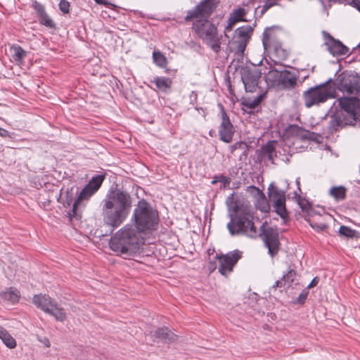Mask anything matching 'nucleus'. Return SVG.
Here are the masks:
<instances>
[{
	"mask_svg": "<svg viewBox=\"0 0 360 360\" xmlns=\"http://www.w3.org/2000/svg\"><path fill=\"white\" fill-rule=\"evenodd\" d=\"M300 297H301V298H303V299H305L306 295H300Z\"/></svg>",
	"mask_w": 360,
	"mask_h": 360,
	"instance_id": "nucleus-46",
	"label": "nucleus"
},
{
	"mask_svg": "<svg viewBox=\"0 0 360 360\" xmlns=\"http://www.w3.org/2000/svg\"><path fill=\"white\" fill-rule=\"evenodd\" d=\"M301 136L304 139H311L310 134L309 131H303L302 134H301Z\"/></svg>",
	"mask_w": 360,
	"mask_h": 360,
	"instance_id": "nucleus-44",
	"label": "nucleus"
},
{
	"mask_svg": "<svg viewBox=\"0 0 360 360\" xmlns=\"http://www.w3.org/2000/svg\"><path fill=\"white\" fill-rule=\"evenodd\" d=\"M37 340L38 341H39L40 342H41L42 344L44 345V346L46 347H51V342L49 341V340L46 338V337H40V336H37Z\"/></svg>",
	"mask_w": 360,
	"mask_h": 360,
	"instance_id": "nucleus-36",
	"label": "nucleus"
},
{
	"mask_svg": "<svg viewBox=\"0 0 360 360\" xmlns=\"http://www.w3.org/2000/svg\"><path fill=\"white\" fill-rule=\"evenodd\" d=\"M231 220L227 229L231 236L242 234L255 238L258 236L252 221L253 212L246 200H236L229 205Z\"/></svg>",
	"mask_w": 360,
	"mask_h": 360,
	"instance_id": "nucleus-2",
	"label": "nucleus"
},
{
	"mask_svg": "<svg viewBox=\"0 0 360 360\" xmlns=\"http://www.w3.org/2000/svg\"><path fill=\"white\" fill-rule=\"evenodd\" d=\"M109 244L112 251L127 257L139 252L144 237L133 224H127L110 238Z\"/></svg>",
	"mask_w": 360,
	"mask_h": 360,
	"instance_id": "nucleus-4",
	"label": "nucleus"
},
{
	"mask_svg": "<svg viewBox=\"0 0 360 360\" xmlns=\"http://www.w3.org/2000/svg\"><path fill=\"white\" fill-rule=\"evenodd\" d=\"M300 297H301V298H303V299H305L306 295H300Z\"/></svg>",
	"mask_w": 360,
	"mask_h": 360,
	"instance_id": "nucleus-47",
	"label": "nucleus"
},
{
	"mask_svg": "<svg viewBox=\"0 0 360 360\" xmlns=\"http://www.w3.org/2000/svg\"><path fill=\"white\" fill-rule=\"evenodd\" d=\"M268 194L270 200L273 202L275 212L282 219L287 218L288 214L285 207V190L271 183L268 188Z\"/></svg>",
	"mask_w": 360,
	"mask_h": 360,
	"instance_id": "nucleus-9",
	"label": "nucleus"
},
{
	"mask_svg": "<svg viewBox=\"0 0 360 360\" xmlns=\"http://www.w3.org/2000/svg\"><path fill=\"white\" fill-rule=\"evenodd\" d=\"M131 204V197L127 193L120 190L109 193L102 207L104 223L113 229L120 226L129 214Z\"/></svg>",
	"mask_w": 360,
	"mask_h": 360,
	"instance_id": "nucleus-3",
	"label": "nucleus"
},
{
	"mask_svg": "<svg viewBox=\"0 0 360 360\" xmlns=\"http://www.w3.org/2000/svg\"><path fill=\"white\" fill-rule=\"evenodd\" d=\"M329 194L336 201L342 200L346 197V189L344 186H333L329 191Z\"/></svg>",
	"mask_w": 360,
	"mask_h": 360,
	"instance_id": "nucleus-26",
	"label": "nucleus"
},
{
	"mask_svg": "<svg viewBox=\"0 0 360 360\" xmlns=\"http://www.w3.org/2000/svg\"><path fill=\"white\" fill-rule=\"evenodd\" d=\"M245 10L243 8H239L233 11L230 14L227 20V25L224 29V36L226 38H229V32H231L234 27L235 25L238 22L243 21L244 16L245 15Z\"/></svg>",
	"mask_w": 360,
	"mask_h": 360,
	"instance_id": "nucleus-16",
	"label": "nucleus"
},
{
	"mask_svg": "<svg viewBox=\"0 0 360 360\" xmlns=\"http://www.w3.org/2000/svg\"><path fill=\"white\" fill-rule=\"evenodd\" d=\"M328 45V51L333 56H342L346 55L349 52V49L343 45L340 41L330 38L326 43Z\"/></svg>",
	"mask_w": 360,
	"mask_h": 360,
	"instance_id": "nucleus-19",
	"label": "nucleus"
},
{
	"mask_svg": "<svg viewBox=\"0 0 360 360\" xmlns=\"http://www.w3.org/2000/svg\"><path fill=\"white\" fill-rule=\"evenodd\" d=\"M276 4V0H266L264 2V4L262 7V13H265L267 10H269L271 7Z\"/></svg>",
	"mask_w": 360,
	"mask_h": 360,
	"instance_id": "nucleus-34",
	"label": "nucleus"
},
{
	"mask_svg": "<svg viewBox=\"0 0 360 360\" xmlns=\"http://www.w3.org/2000/svg\"><path fill=\"white\" fill-rule=\"evenodd\" d=\"M33 6H34V10L37 12L38 16H40V15L46 13L44 7L41 4L34 2V4H33Z\"/></svg>",
	"mask_w": 360,
	"mask_h": 360,
	"instance_id": "nucleus-35",
	"label": "nucleus"
},
{
	"mask_svg": "<svg viewBox=\"0 0 360 360\" xmlns=\"http://www.w3.org/2000/svg\"><path fill=\"white\" fill-rule=\"evenodd\" d=\"M98 4L105 5L106 6H115L112 4L108 2L106 0H94Z\"/></svg>",
	"mask_w": 360,
	"mask_h": 360,
	"instance_id": "nucleus-38",
	"label": "nucleus"
},
{
	"mask_svg": "<svg viewBox=\"0 0 360 360\" xmlns=\"http://www.w3.org/2000/svg\"><path fill=\"white\" fill-rule=\"evenodd\" d=\"M153 58L157 65L164 68L167 65V59L164 55L159 51H154Z\"/></svg>",
	"mask_w": 360,
	"mask_h": 360,
	"instance_id": "nucleus-28",
	"label": "nucleus"
},
{
	"mask_svg": "<svg viewBox=\"0 0 360 360\" xmlns=\"http://www.w3.org/2000/svg\"><path fill=\"white\" fill-rule=\"evenodd\" d=\"M342 90L350 94L360 92V77L352 76L345 80L342 84Z\"/></svg>",
	"mask_w": 360,
	"mask_h": 360,
	"instance_id": "nucleus-20",
	"label": "nucleus"
},
{
	"mask_svg": "<svg viewBox=\"0 0 360 360\" xmlns=\"http://www.w3.org/2000/svg\"><path fill=\"white\" fill-rule=\"evenodd\" d=\"M246 106H248V108H254L256 105V103H246L245 104Z\"/></svg>",
	"mask_w": 360,
	"mask_h": 360,
	"instance_id": "nucleus-45",
	"label": "nucleus"
},
{
	"mask_svg": "<svg viewBox=\"0 0 360 360\" xmlns=\"http://www.w3.org/2000/svg\"><path fill=\"white\" fill-rule=\"evenodd\" d=\"M70 4L68 1L65 0H61L59 3V8L60 11L64 13H68L69 12Z\"/></svg>",
	"mask_w": 360,
	"mask_h": 360,
	"instance_id": "nucleus-33",
	"label": "nucleus"
},
{
	"mask_svg": "<svg viewBox=\"0 0 360 360\" xmlns=\"http://www.w3.org/2000/svg\"><path fill=\"white\" fill-rule=\"evenodd\" d=\"M297 82V77L288 70H283L281 72L278 85L283 89L290 90L294 89Z\"/></svg>",
	"mask_w": 360,
	"mask_h": 360,
	"instance_id": "nucleus-17",
	"label": "nucleus"
},
{
	"mask_svg": "<svg viewBox=\"0 0 360 360\" xmlns=\"http://www.w3.org/2000/svg\"><path fill=\"white\" fill-rule=\"evenodd\" d=\"M153 336L155 339L162 341L165 343H170L175 341L177 336L171 332L167 328H160L157 329Z\"/></svg>",
	"mask_w": 360,
	"mask_h": 360,
	"instance_id": "nucleus-21",
	"label": "nucleus"
},
{
	"mask_svg": "<svg viewBox=\"0 0 360 360\" xmlns=\"http://www.w3.org/2000/svg\"><path fill=\"white\" fill-rule=\"evenodd\" d=\"M152 82L155 83L156 87L163 92L169 91L172 84V79L165 77H155Z\"/></svg>",
	"mask_w": 360,
	"mask_h": 360,
	"instance_id": "nucleus-22",
	"label": "nucleus"
},
{
	"mask_svg": "<svg viewBox=\"0 0 360 360\" xmlns=\"http://www.w3.org/2000/svg\"><path fill=\"white\" fill-rule=\"evenodd\" d=\"M285 284H284V281H283V278L281 280V281H277L275 283V285H274V288H276V287H281L283 285H285Z\"/></svg>",
	"mask_w": 360,
	"mask_h": 360,
	"instance_id": "nucleus-42",
	"label": "nucleus"
},
{
	"mask_svg": "<svg viewBox=\"0 0 360 360\" xmlns=\"http://www.w3.org/2000/svg\"><path fill=\"white\" fill-rule=\"evenodd\" d=\"M285 184H286V188H285V190H288V184L287 181H285Z\"/></svg>",
	"mask_w": 360,
	"mask_h": 360,
	"instance_id": "nucleus-49",
	"label": "nucleus"
},
{
	"mask_svg": "<svg viewBox=\"0 0 360 360\" xmlns=\"http://www.w3.org/2000/svg\"><path fill=\"white\" fill-rule=\"evenodd\" d=\"M252 32V28L249 25L236 29L232 39L229 41L228 49L229 51L238 55H243Z\"/></svg>",
	"mask_w": 360,
	"mask_h": 360,
	"instance_id": "nucleus-8",
	"label": "nucleus"
},
{
	"mask_svg": "<svg viewBox=\"0 0 360 360\" xmlns=\"http://www.w3.org/2000/svg\"><path fill=\"white\" fill-rule=\"evenodd\" d=\"M0 339L10 349L16 347V341L4 328L0 326Z\"/></svg>",
	"mask_w": 360,
	"mask_h": 360,
	"instance_id": "nucleus-25",
	"label": "nucleus"
},
{
	"mask_svg": "<svg viewBox=\"0 0 360 360\" xmlns=\"http://www.w3.org/2000/svg\"><path fill=\"white\" fill-rule=\"evenodd\" d=\"M339 233L346 238H353L356 237L357 233L355 230L346 226H341L339 229Z\"/></svg>",
	"mask_w": 360,
	"mask_h": 360,
	"instance_id": "nucleus-29",
	"label": "nucleus"
},
{
	"mask_svg": "<svg viewBox=\"0 0 360 360\" xmlns=\"http://www.w3.org/2000/svg\"><path fill=\"white\" fill-rule=\"evenodd\" d=\"M133 224L143 235L144 233L155 230L158 224V214L146 201H140L134 209Z\"/></svg>",
	"mask_w": 360,
	"mask_h": 360,
	"instance_id": "nucleus-5",
	"label": "nucleus"
},
{
	"mask_svg": "<svg viewBox=\"0 0 360 360\" xmlns=\"http://www.w3.org/2000/svg\"><path fill=\"white\" fill-rule=\"evenodd\" d=\"M357 46L360 48V43L358 44V46Z\"/></svg>",
	"mask_w": 360,
	"mask_h": 360,
	"instance_id": "nucleus-50",
	"label": "nucleus"
},
{
	"mask_svg": "<svg viewBox=\"0 0 360 360\" xmlns=\"http://www.w3.org/2000/svg\"><path fill=\"white\" fill-rule=\"evenodd\" d=\"M296 276V273L293 270L289 271L286 274L283 276V281H284V284H290L295 280V277Z\"/></svg>",
	"mask_w": 360,
	"mask_h": 360,
	"instance_id": "nucleus-31",
	"label": "nucleus"
},
{
	"mask_svg": "<svg viewBox=\"0 0 360 360\" xmlns=\"http://www.w3.org/2000/svg\"><path fill=\"white\" fill-rule=\"evenodd\" d=\"M104 180V176L97 175L93 177L89 184L80 191L76 201L73 204L72 212L76 215L77 207L83 200H89L101 187Z\"/></svg>",
	"mask_w": 360,
	"mask_h": 360,
	"instance_id": "nucleus-10",
	"label": "nucleus"
},
{
	"mask_svg": "<svg viewBox=\"0 0 360 360\" xmlns=\"http://www.w3.org/2000/svg\"><path fill=\"white\" fill-rule=\"evenodd\" d=\"M262 72L256 68H244L241 73V79L247 91L254 92L258 86V81Z\"/></svg>",
	"mask_w": 360,
	"mask_h": 360,
	"instance_id": "nucleus-13",
	"label": "nucleus"
},
{
	"mask_svg": "<svg viewBox=\"0 0 360 360\" xmlns=\"http://www.w3.org/2000/svg\"><path fill=\"white\" fill-rule=\"evenodd\" d=\"M338 102L341 109L352 120L349 122H354L356 119V115L359 108V100L355 97H342L338 99Z\"/></svg>",
	"mask_w": 360,
	"mask_h": 360,
	"instance_id": "nucleus-15",
	"label": "nucleus"
},
{
	"mask_svg": "<svg viewBox=\"0 0 360 360\" xmlns=\"http://www.w3.org/2000/svg\"><path fill=\"white\" fill-rule=\"evenodd\" d=\"M0 136L2 137H6L8 136V131L4 129L0 128Z\"/></svg>",
	"mask_w": 360,
	"mask_h": 360,
	"instance_id": "nucleus-41",
	"label": "nucleus"
},
{
	"mask_svg": "<svg viewBox=\"0 0 360 360\" xmlns=\"http://www.w3.org/2000/svg\"><path fill=\"white\" fill-rule=\"evenodd\" d=\"M234 128L229 116L224 108L221 110V122L219 126V135L220 139L225 143H231L234 134Z\"/></svg>",
	"mask_w": 360,
	"mask_h": 360,
	"instance_id": "nucleus-14",
	"label": "nucleus"
},
{
	"mask_svg": "<svg viewBox=\"0 0 360 360\" xmlns=\"http://www.w3.org/2000/svg\"><path fill=\"white\" fill-rule=\"evenodd\" d=\"M333 89L326 84H323L309 88L304 91L302 96L304 105L309 108L325 103L329 98L333 97Z\"/></svg>",
	"mask_w": 360,
	"mask_h": 360,
	"instance_id": "nucleus-6",
	"label": "nucleus"
},
{
	"mask_svg": "<svg viewBox=\"0 0 360 360\" xmlns=\"http://www.w3.org/2000/svg\"><path fill=\"white\" fill-rule=\"evenodd\" d=\"M264 224L261 226V233L266 246L268 248L269 253L273 257L278 250L279 246L278 233L276 230L273 228H265Z\"/></svg>",
	"mask_w": 360,
	"mask_h": 360,
	"instance_id": "nucleus-12",
	"label": "nucleus"
},
{
	"mask_svg": "<svg viewBox=\"0 0 360 360\" xmlns=\"http://www.w3.org/2000/svg\"><path fill=\"white\" fill-rule=\"evenodd\" d=\"M241 257L242 252L238 250L229 252L226 255H217L216 258L219 263V271L220 274L223 276L229 274Z\"/></svg>",
	"mask_w": 360,
	"mask_h": 360,
	"instance_id": "nucleus-11",
	"label": "nucleus"
},
{
	"mask_svg": "<svg viewBox=\"0 0 360 360\" xmlns=\"http://www.w3.org/2000/svg\"><path fill=\"white\" fill-rule=\"evenodd\" d=\"M219 0H202L194 8L187 11L185 20L193 21L192 29L195 33L214 52L221 48V36L216 25L209 20L215 10Z\"/></svg>",
	"mask_w": 360,
	"mask_h": 360,
	"instance_id": "nucleus-1",
	"label": "nucleus"
},
{
	"mask_svg": "<svg viewBox=\"0 0 360 360\" xmlns=\"http://www.w3.org/2000/svg\"><path fill=\"white\" fill-rule=\"evenodd\" d=\"M309 225L317 231H323L326 228V225L324 223H318L312 219L309 220Z\"/></svg>",
	"mask_w": 360,
	"mask_h": 360,
	"instance_id": "nucleus-32",
	"label": "nucleus"
},
{
	"mask_svg": "<svg viewBox=\"0 0 360 360\" xmlns=\"http://www.w3.org/2000/svg\"><path fill=\"white\" fill-rule=\"evenodd\" d=\"M39 22L48 27H53L54 26V23L52 20L49 17V15L46 13L39 16Z\"/></svg>",
	"mask_w": 360,
	"mask_h": 360,
	"instance_id": "nucleus-30",
	"label": "nucleus"
},
{
	"mask_svg": "<svg viewBox=\"0 0 360 360\" xmlns=\"http://www.w3.org/2000/svg\"><path fill=\"white\" fill-rule=\"evenodd\" d=\"M296 184H297V185L299 186V185H300V181H299V179H298L296 180Z\"/></svg>",
	"mask_w": 360,
	"mask_h": 360,
	"instance_id": "nucleus-48",
	"label": "nucleus"
},
{
	"mask_svg": "<svg viewBox=\"0 0 360 360\" xmlns=\"http://www.w3.org/2000/svg\"><path fill=\"white\" fill-rule=\"evenodd\" d=\"M12 59L18 65L21 64L22 60L26 57L27 52L20 46L14 45L10 49Z\"/></svg>",
	"mask_w": 360,
	"mask_h": 360,
	"instance_id": "nucleus-23",
	"label": "nucleus"
},
{
	"mask_svg": "<svg viewBox=\"0 0 360 360\" xmlns=\"http://www.w3.org/2000/svg\"><path fill=\"white\" fill-rule=\"evenodd\" d=\"M248 191L252 192L256 195V208L262 212H268L270 210V206L264 193L259 188L255 187V186H248Z\"/></svg>",
	"mask_w": 360,
	"mask_h": 360,
	"instance_id": "nucleus-18",
	"label": "nucleus"
},
{
	"mask_svg": "<svg viewBox=\"0 0 360 360\" xmlns=\"http://www.w3.org/2000/svg\"><path fill=\"white\" fill-rule=\"evenodd\" d=\"M33 303L37 308L52 315L58 321L63 322L66 319L64 309L49 295H36L33 297Z\"/></svg>",
	"mask_w": 360,
	"mask_h": 360,
	"instance_id": "nucleus-7",
	"label": "nucleus"
},
{
	"mask_svg": "<svg viewBox=\"0 0 360 360\" xmlns=\"http://www.w3.org/2000/svg\"><path fill=\"white\" fill-rule=\"evenodd\" d=\"M266 152L269 154V158H271V153L274 151V147L271 143H269L264 148Z\"/></svg>",
	"mask_w": 360,
	"mask_h": 360,
	"instance_id": "nucleus-37",
	"label": "nucleus"
},
{
	"mask_svg": "<svg viewBox=\"0 0 360 360\" xmlns=\"http://www.w3.org/2000/svg\"><path fill=\"white\" fill-rule=\"evenodd\" d=\"M334 120L337 122L338 125H341L344 124L343 121L341 120L340 117H338V116H335L334 118ZM347 122H345V124H347Z\"/></svg>",
	"mask_w": 360,
	"mask_h": 360,
	"instance_id": "nucleus-43",
	"label": "nucleus"
},
{
	"mask_svg": "<svg viewBox=\"0 0 360 360\" xmlns=\"http://www.w3.org/2000/svg\"><path fill=\"white\" fill-rule=\"evenodd\" d=\"M281 72V71H278L276 69H271L265 75V79L272 85H278Z\"/></svg>",
	"mask_w": 360,
	"mask_h": 360,
	"instance_id": "nucleus-27",
	"label": "nucleus"
},
{
	"mask_svg": "<svg viewBox=\"0 0 360 360\" xmlns=\"http://www.w3.org/2000/svg\"><path fill=\"white\" fill-rule=\"evenodd\" d=\"M350 5H352L354 7L356 8L360 11V4L359 2H357L356 0H351L350 2H349Z\"/></svg>",
	"mask_w": 360,
	"mask_h": 360,
	"instance_id": "nucleus-39",
	"label": "nucleus"
},
{
	"mask_svg": "<svg viewBox=\"0 0 360 360\" xmlns=\"http://www.w3.org/2000/svg\"><path fill=\"white\" fill-rule=\"evenodd\" d=\"M0 296L4 300L14 304L18 302L20 292L16 289L11 288L6 291L1 292Z\"/></svg>",
	"mask_w": 360,
	"mask_h": 360,
	"instance_id": "nucleus-24",
	"label": "nucleus"
},
{
	"mask_svg": "<svg viewBox=\"0 0 360 360\" xmlns=\"http://www.w3.org/2000/svg\"><path fill=\"white\" fill-rule=\"evenodd\" d=\"M318 281H319V279L317 278V277L314 278L313 280L311 281V283L309 284L308 288H312V287L316 285L318 283Z\"/></svg>",
	"mask_w": 360,
	"mask_h": 360,
	"instance_id": "nucleus-40",
	"label": "nucleus"
}]
</instances>
